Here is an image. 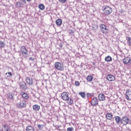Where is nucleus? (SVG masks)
<instances>
[{
  "label": "nucleus",
  "instance_id": "obj_15",
  "mask_svg": "<svg viewBox=\"0 0 131 131\" xmlns=\"http://www.w3.org/2000/svg\"><path fill=\"white\" fill-rule=\"evenodd\" d=\"M26 131H36L35 128L32 125H28L26 128Z\"/></svg>",
  "mask_w": 131,
  "mask_h": 131
},
{
  "label": "nucleus",
  "instance_id": "obj_24",
  "mask_svg": "<svg viewBox=\"0 0 131 131\" xmlns=\"http://www.w3.org/2000/svg\"><path fill=\"white\" fill-rule=\"evenodd\" d=\"M38 8L39 9H40V10L43 11V10H45L46 7H45V5L43 4H41L38 5Z\"/></svg>",
  "mask_w": 131,
  "mask_h": 131
},
{
  "label": "nucleus",
  "instance_id": "obj_13",
  "mask_svg": "<svg viewBox=\"0 0 131 131\" xmlns=\"http://www.w3.org/2000/svg\"><path fill=\"white\" fill-rule=\"evenodd\" d=\"M20 95L24 100H28L29 99V95L25 92H21Z\"/></svg>",
  "mask_w": 131,
  "mask_h": 131
},
{
  "label": "nucleus",
  "instance_id": "obj_30",
  "mask_svg": "<svg viewBox=\"0 0 131 131\" xmlns=\"http://www.w3.org/2000/svg\"><path fill=\"white\" fill-rule=\"evenodd\" d=\"M7 74L9 75V76H8L7 77H11V76H12V73L11 72H9L8 73H6V75H7Z\"/></svg>",
  "mask_w": 131,
  "mask_h": 131
},
{
  "label": "nucleus",
  "instance_id": "obj_8",
  "mask_svg": "<svg viewBox=\"0 0 131 131\" xmlns=\"http://www.w3.org/2000/svg\"><path fill=\"white\" fill-rule=\"evenodd\" d=\"M99 104V100L96 97L93 98L91 101V104L92 106H97Z\"/></svg>",
  "mask_w": 131,
  "mask_h": 131
},
{
  "label": "nucleus",
  "instance_id": "obj_34",
  "mask_svg": "<svg viewBox=\"0 0 131 131\" xmlns=\"http://www.w3.org/2000/svg\"><path fill=\"white\" fill-rule=\"evenodd\" d=\"M42 126V125H40V124L38 125V127L39 129H41V127Z\"/></svg>",
  "mask_w": 131,
  "mask_h": 131
},
{
  "label": "nucleus",
  "instance_id": "obj_1",
  "mask_svg": "<svg viewBox=\"0 0 131 131\" xmlns=\"http://www.w3.org/2000/svg\"><path fill=\"white\" fill-rule=\"evenodd\" d=\"M102 11L104 15H110V14H112V12L113 10H112V8L108 5L104 6L102 7Z\"/></svg>",
  "mask_w": 131,
  "mask_h": 131
},
{
  "label": "nucleus",
  "instance_id": "obj_26",
  "mask_svg": "<svg viewBox=\"0 0 131 131\" xmlns=\"http://www.w3.org/2000/svg\"><path fill=\"white\" fill-rule=\"evenodd\" d=\"M79 95H80V96H81V97H82V98H85V93L84 92H79Z\"/></svg>",
  "mask_w": 131,
  "mask_h": 131
},
{
  "label": "nucleus",
  "instance_id": "obj_9",
  "mask_svg": "<svg viewBox=\"0 0 131 131\" xmlns=\"http://www.w3.org/2000/svg\"><path fill=\"white\" fill-rule=\"evenodd\" d=\"M125 97L127 101H131V91L127 90L125 93Z\"/></svg>",
  "mask_w": 131,
  "mask_h": 131
},
{
  "label": "nucleus",
  "instance_id": "obj_18",
  "mask_svg": "<svg viewBox=\"0 0 131 131\" xmlns=\"http://www.w3.org/2000/svg\"><path fill=\"white\" fill-rule=\"evenodd\" d=\"M15 6L16 8H23V3L21 2H17L15 4Z\"/></svg>",
  "mask_w": 131,
  "mask_h": 131
},
{
  "label": "nucleus",
  "instance_id": "obj_25",
  "mask_svg": "<svg viewBox=\"0 0 131 131\" xmlns=\"http://www.w3.org/2000/svg\"><path fill=\"white\" fill-rule=\"evenodd\" d=\"M68 105H72L73 104V99L72 98H69V100L67 101Z\"/></svg>",
  "mask_w": 131,
  "mask_h": 131
},
{
  "label": "nucleus",
  "instance_id": "obj_17",
  "mask_svg": "<svg viewBox=\"0 0 131 131\" xmlns=\"http://www.w3.org/2000/svg\"><path fill=\"white\" fill-rule=\"evenodd\" d=\"M39 109H40V106L37 104H34L33 105V110L34 111H39Z\"/></svg>",
  "mask_w": 131,
  "mask_h": 131
},
{
  "label": "nucleus",
  "instance_id": "obj_21",
  "mask_svg": "<svg viewBox=\"0 0 131 131\" xmlns=\"http://www.w3.org/2000/svg\"><path fill=\"white\" fill-rule=\"evenodd\" d=\"M3 130L4 131H11V128L8 125H5L3 127Z\"/></svg>",
  "mask_w": 131,
  "mask_h": 131
},
{
  "label": "nucleus",
  "instance_id": "obj_5",
  "mask_svg": "<svg viewBox=\"0 0 131 131\" xmlns=\"http://www.w3.org/2000/svg\"><path fill=\"white\" fill-rule=\"evenodd\" d=\"M27 105L26 101L24 100H22L20 101L19 103H17L16 106L17 108H25Z\"/></svg>",
  "mask_w": 131,
  "mask_h": 131
},
{
  "label": "nucleus",
  "instance_id": "obj_29",
  "mask_svg": "<svg viewBox=\"0 0 131 131\" xmlns=\"http://www.w3.org/2000/svg\"><path fill=\"white\" fill-rule=\"evenodd\" d=\"M75 85H76V86H79L80 83H79V82L78 81H76L75 82Z\"/></svg>",
  "mask_w": 131,
  "mask_h": 131
},
{
  "label": "nucleus",
  "instance_id": "obj_12",
  "mask_svg": "<svg viewBox=\"0 0 131 131\" xmlns=\"http://www.w3.org/2000/svg\"><path fill=\"white\" fill-rule=\"evenodd\" d=\"M26 81L28 84L29 85H32V84H33V79L31 78L27 77L26 78Z\"/></svg>",
  "mask_w": 131,
  "mask_h": 131
},
{
  "label": "nucleus",
  "instance_id": "obj_22",
  "mask_svg": "<svg viewBox=\"0 0 131 131\" xmlns=\"http://www.w3.org/2000/svg\"><path fill=\"white\" fill-rule=\"evenodd\" d=\"M115 121L117 124H119V123H120V122H121V118L119 116H116L115 117Z\"/></svg>",
  "mask_w": 131,
  "mask_h": 131
},
{
  "label": "nucleus",
  "instance_id": "obj_6",
  "mask_svg": "<svg viewBox=\"0 0 131 131\" xmlns=\"http://www.w3.org/2000/svg\"><path fill=\"white\" fill-rule=\"evenodd\" d=\"M20 52L23 57L27 56V55H28V50H27L25 46H21L20 47Z\"/></svg>",
  "mask_w": 131,
  "mask_h": 131
},
{
  "label": "nucleus",
  "instance_id": "obj_16",
  "mask_svg": "<svg viewBox=\"0 0 131 131\" xmlns=\"http://www.w3.org/2000/svg\"><path fill=\"white\" fill-rule=\"evenodd\" d=\"M105 117L108 120H111L113 117V115H112V113H108L106 114Z\"/></svg>",
  "mask_w": 131,
  "mask_h": 131
},
{
  "label": "nucleus",
  "instance_id": "obj_19",
  "mask_svg": "<svg viewBox=\"0 0 131 131\" xmlns=\"http://www.w3.org/2000/svg\"><path fill=\"white\" fill-rule=\"evenodd\" d=\"M93 79H94V77L92 76V75H88L86 77V80L89 82H91V81H93Z\"/></svg>",
  "mask_w": 131,
  "mask_h": 131
},
{
  "label": "nucleus",
  "instance_id": "obj_7",
  "mask_svg": "<svg viewBox=\"0 0 131 131\" xmlns=\"http://www.w3.org/2000/svg\"><path fill=\"white\" fill-rule=\"evenodd\" d=\"M61 97L63 101H66V102L69 101V96L68 95V93H67V92H63L61 94Z\"/></svg>",
  "mask_w": 131,
  "mask_h": 131
},
{
  "label": "nucleus",
  "instance_id": "obj_33",
  "mask_svg": "<svg viewBox=\"0 0 131 131\" xmlns=\"http://www.w3.org/2000/svg\"><path fill=\"white\" fill-rule=\"evenodd\" d=\"M1 47L4 48V47H5V42H1Z\"/></svg>",
  "mask_w": 131,
  "mask_h": 131
},
{
  "label": "nucleus",
  "instance_id": "obj_3",
  "mask_svg": "<svg viewBox=\"0 0 131 131\" xmlns=\"http://www.w3.org/2000/svg\"><path fill=\"white\" fill-rule=\"evenodd\" d=\"M99 27L100 31L103 34L109 33V28H107L106 25L102 24L100 25Z\"/></svg>",
  "mask_w": 131,
  "mask_h": 131
},
{
  "label": "nucleus",
  "instance_id": "obj_20",
  "mask_svg": "<svg viewBox=\"0 0 131 131\" xmlns=\"http://www.w3.org/2000/svg\"><path fill=\"white\" fill-rule=\"evenodd\" d=\"M55 23L57 26H61L62 25V19L61 18L56 19Z\"/></svg>",
  "mask_w": 131,
  "mask_h": 131
},
{
  "label": "nucleus",
  "instance_id": "obj_23",
  "mask_svg": "<svg viewBox=\"0 0 131 131\" xmlns=\"http://www.w3.org/2000/svg\"><path fill=\"white\" fill-rule=\"evenodd\" d=\"M105 61L106 62H111L112 61V57L110 56H107L105 57Z\"/></svg>",
  "mask_w": 131,
  "mask_h": 131
},
{
  "label": "nucleus",
  "instance_id": "obj_31",
  "mask_svg": "<svg viewBox=\"0 0 131 131\" xmlns=\"http://www.w3.org/2000/svg\"><path fill=\"white\" fill-rule=\"evenodd\" d=\"M59 3H62V4H65L67 2V0H58Z\"/></svg>",
  "mask_w": 131,
  "mask_h": 131
},
{
  "label": "nucleus",
  "instance_id": "obj_35",
  "mask_svg": "<svg viewBox=\"0 0 131 131\" xmlns=\"http://www.w3.org/2000/svg\"><path fill=\"white\" fill-rule=\"evenodd\" d=\"M87 97L89 98L92 96V94L91 93H88L86 95Z\"/></svg>",
  "mask_w": 131,
  "mask_h": 131
},
{
  "label": "nucleus",
  "instance_id": "obj_28",
  "mask_svg": "<svg viewBox=\"0 0 131 131\" xmlns=\"http://www.w3.org/2000/svg\"><path fill=\"white\" fill-rule=\"evenodd\" d=\"M8 97L9 99H13V94H11V93H9L8 94Z\"/></svg>",
  "mask_w": 131,
  "mask_h": 131
},
{
  "label": "nucleus",
  "instance_id": "obj_27",
  "mask_svg": "<svg viewBox=\"0 0 131 131\" xmlns=\"http://www.w3.org/2000/svg\"><path fill=\"white\" fill-rule=\"evenodd\" d=\"M126 40L129 42V45L131 47V38H130V37H127Z\"/></svg>",
  "mask_w": 131,
  "mask_h": 131
},
{
  "label": "nucleus",
  "instance_id": "obj_32",
  "mask_svg": "<svg viewBox=\"0 0 131 131\" xmlns=\"http://www.w3.org/2000/svg\"><path fill=\"white\" fill-rule=\"evenodd\" d=\"M74 129L73 128V127H69L67 128V131H73Z\"/></svg>",
  "mask_w": 131,
  "mask_h": 131
},
{
  "label": "nucleus",
  "instance_id": "obj_37",
  "mask_svg": "<svg viewBox=\"0 0 131 131\" xmlns=\"http://www.w3.org/2000/svg\"><path fill=\"white\" fill-rule=\"evenodd\" d=\"M24 3L26 4V0H22Z\"/></svg>",
  "mask_w": 131,
  "mask_h": 131
},
{
  "label": "nucleus",
  "instance_id": "obj_14",
  "mask_svg": "<svg viewBox=\"0 0 131 131\" xmlns=\"http://www.w3.org/2000/svg\"><path fill=\"white\" fill-rule=\"evenodd\" d=\"M98 99L99 101H105L106 100V97L103 93H100L98 96Z\"/></svg>",
  "mask_w": 131,
  "mask_h": 131
},
{
  "label": "nucleus",
  "instance_id": "obj_11",
  "mask_svg": "<svg viewBox=\"0 0 131 131\" xmlns=\"http://www.w3.org/2000/svg\"><path fill=\"white\" fill-rule=\"evenodd\" d=\"M123 63L124 64H128V65H129V64H131L130 57H126L124 58L123 59Z\"/></svg>",
  "mask_w": 131,
  "mask_h": 131
},
{
  "label": "nucleus",
  "instance_id": "obj_10",
  "mask_svg": "<svg viewBox=\"0 0 131 131\" xmlns=\"http://www.w3.org/2000/svg\"><path fill=\"white\" fill-rule=\"evenodd\" d=\"M106 79L108 80V81H114V80H115V76H114L113 75H107L106 76Z\"/></svg>",
  "mask_w": 131,
  "mask_h": 131
},
{
  "label": "nucleus",
  "instance_id": "obj_4",
  "mask_svg": "<svg viewBox=\"0 0 131 131\" xmlns=\"http://www.w3.org/2000/svg\"><path fill=\"white\" fill-rule=\"evenodd\" d=\"M129 122H130V119H129V117L127 116H124L121 119V123H122L123 125H127Z\"/></svg>",
  "mask_w": 131,
  "mask_h": 131
},
{
  "label": "nucleus",
  "instance_id": "obj_38",
  "mask_svg": "<svg viewBox=\"0 0 131 131\" xmlns=\"http://www.w3.org/2000/svg\"><path fill=\"white\" fill-rule=\"evenodd\" d=\"M27 2H31V0H27Z\"/></svg>",
  "mask_w": 131,
  "mask_h": 131
},
{
  "label": "nucleus",
  "instance_id": "obj_36",
  "mask_svg": "<svg viewBox=\"0 0 131 131\" xmlns=\"http://www.w3.org/2000/svg\"><path fill=\"white\" fill-rule=\"evenodd\" d=\"M29 60H31V61H34V58L33 57H30Z\"/></svg>",
  "mask_w": 131,
  "mask_h": 131
},
{
  "label": "nucleus",
  "instance_id": "obj_2",
  "mask_svg": "<svg viewBox=\"0 0 131 131\" xmlns=\"http://www.w3.org/2000/svg\"><path fill=\"white\" fill-rule=\"evenodd\" d=\"M54 67L56 70L64 71V63L63 62L57 61L54 64Z\"/></svg>",
  "mask_w": 131,
  "mask_h": 131
}]
</instances>
